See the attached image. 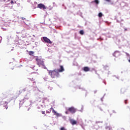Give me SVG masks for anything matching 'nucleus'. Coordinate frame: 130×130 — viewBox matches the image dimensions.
Here are the masks:
<instances>
[{
    "mask_svg": "<svg viewBox=\"0 0 130 130\" xmlns=\"http://www.w3.org/2000/svg\"><path fill=\"white\" fill-rule=\"evenodd\" d=\"M63 71H64L63 67L62 66H60V69L57 70L55 69L53 71H49V75L51 76L52 79H55V78H57V77H58V73H62Z\"/></svg>",
    "mask_w": 130,
    "mask_h": 130,
    "instance_id": "nucleus-1",
    "label": "nucleus"
},
{
    "mask_svg": "<svg viewBox=\"0 0 130 130\" xmlns=\"http://www.w3.org/2000/svg\"><path fill=\"white\" fill-rule=\"evenodd\" d=\"M36 61L37 64H38V66H39V67H42L43 69H46V67L44 64V61H42L41 59H40L39 58H37Z\"/></svg>",
    "mask_w": 130,
    "mask_h": 130,
    "instance_id": "nucleus-2",
    "label": "nucleus"
},
{
    "mask_svg": "<svg viewBox=\"0 0 130 130\" xmlns=\"http://www.w3.org/2000/svg\"><path fill=\"white\" fill-rule=\"evenodd\" d=\"M43 39L44 42H45L46 43H48L49 44H52V42L51 41H50V40L46 37H43Z\"/></svg>",
    "mask_w": 130,
    "mask_h": 130,
    "instance_id": "nucleus-3",
    "label": "nucleus"
},
{
    "mask_svg": "<svg viewBox=\"0 0 130 130\" xmlns=\"http://www.w3.org/2000/svg\"><path fill=\"white\" fill-rule=\"evenodd\" d=\"M68 111L71 112V113H72V114H74V113H76V112L77 111V109L74 108V107H72L68 109Z\"/></svg>",
    "mask_w": 130,
    "mask_h": 130,
    "instance_id": "nucleus-4",
    "label": "nucleus"
},
{
    "mask_svg": "<svg viewBox=\"0 0 130 130\" xmlns=\"http://www.w3.org/2000/svg\"><path fill=\"white\" fill-rule=\"evenodd\" d=\"M38 8H39V9H41L43 10H46V7L44 4H38Z\"/></svg>",
    "mask_w": 130,
    "mask_h": 130,
    "instance_id": "nucleus-5",
    "label": "nucleus"
},
{
    "mask_svg": "<svg viewBox=\"0 0 130 130\" xmlns=\"http://www.w3.org/2000/svg\"><path fill=\"white\" fill-rule=\"evenodd\" d=\"M113 55L115 57H118L120 55V52L116 51L113 53Z\"/></svg>",
    "mask_w": 130,
    "mask_h": 130,
    "instance_id": "nucleus-6",
    "label": "nucleus"
},
{
    "mask_svg": "<svg viewBox=\"0 0 130 130\" xmlns=\"http://www.w3.org/2000/svg\"><path fill=\"white\" fill-rule=\"evenodd\" d=\"M50 110H52V113H53L54 115H56V116H58L59 114L57 113L56 112V111H55V110H54V109H53V108L51 107V108L50 109Z\"/></svg>",
    "mask_w": 130,
    "mask_h": 130,
    "instance_id": "nucleus-7",
    "label": "nucleus"
},
{
    "mask_svg": "<svg viewBox=\"0 0 130 130\" xmlns=\"http://www.w3.org/2000/svg\"><path fill=\"white\" fill-rule=\"evenodd\" d=\"M70 123H71V124H72V125H75V124H77V122L76 120H75L73 119H71L70 120Z\"/></svg>",
    "mask_w": 130,
    "mask_h": 130,
    "instance_id": "nucleus-8",
    "label": "nucleus"
},
{
    "mask_svg": "<svg viewBox=\"0 0 130 130\" xmlns=\"http://www.w3.org/2000/svg\"><path fill=\"white\" fill-rule=\"evenodd\" d=\"M83 71L84 72H90V68L88 67H85L82 68Z\"/></svg>",
    "mask_w": 130,
    "mask_h": 130,
    "instance_id": "nucleus-9",
    "label": "nucleus"
},
{
    "mask_svg": "<svg viewBox=\"0 0 130 130\" xmlns=\"http://www.w3.org/2000/svg\"><path fill=\"white\" fill-rule=\"evenodd\" d=\"M93 3H95L96 5H98V4H99V1L94 0V1L91 2V4H93Z\"/></svg>",
    "mask_w": 130,
    "mask_h": 130,
    "instance_id": "nucleus-10",
    "label": "nucleus"
},
{
    "mask_svg": "<svg viewBox=\"0 0 130 130\" xmlns=\"http://www.w3.org/2000/svg\"><path fill=\"white\" fill-rule=\"evenodd\" d=\"M79 33L81 35H84V30H81L80 31H79Z\"/></svg>",
    "mask_w": 130,
    "mask_h": 130,
    "instance_id": "nucleus-11",
    "label": "nucleus"
},
{
    "mask_svg": "<svg viewBox=\"0 0 130 130\" xmlns=\"http://www.w3.org/2000/svg\"><path fill=\"white\" fill-rule=\"evenodd\" d=\"M102 16H103V14H102V13L100 12L99 13V18H101V17H102Z\"/></svg>",
    "mask_w": 130,
    "mask_h": 130,
    "instance_id": "nucleus-12",
    "label": "nucleus"
},
{
    "mask_svg": "<svg viewBox=\"0 0 130 130\" xmlns=\"http://www.w3.org/2000/svg\"><path fill=\"white\" fill-rule=\"evenodd\" d=\"M33 53H34V52L33 51H30L29 52V55H32V54H33Z\"/></svg>",
    "mask_w": 130,
    "mask_h": 130,
    "instance_id": "nucleus-13",
    "label": "nucleus"
},
{
    "mask_svg": "<svg viewBox=\"0 0 130 130\" xmlns=\"http://www.w3.org/2000/svg\"><path fill=\"white\" fill-rule=\"evenodd\" d=\"M60 130H65L64 127H61Z\"/></svg>",
    "mask_w": 130,
    "mask_h": 130,
    "instance_id": "nucleus-14",
    "label": "nucleus"
},
{
    "mask_svg": "<svg viewBox=\"0 0 130 130\" xmlns=\"http://www.w3.org/2000/svg\"><path fill=\"white\" fill-rule=\"evenodd\" d=\"M127 111H130V108H129V107H128L127 108Z\"/></svg>",
    "mask_w": 130,
    "mask_h": 130,
    "instance_id": "nucleus-15",
    "label": "nucleus"
},
{
    "mask_svg": "<svg viewBox=\"0 0 130 130\" xmlns=\"http://www.w3.org/2000/svg\"><path fill=\"white\" fill-rule=\"evenodd\" d=\"M10 3L11 4V5H13V4H14V1H11Z\"/></svg>",
    "mask_w": 130,
    "mask_h": 130,
    "instance_id": "nucleus-16",
    "label": "nucleus"
},
{
    "mask_svg": "<svg viewBox=\"0 0 130 130\" xmlns=\"http://www.w3.org/2000/svg\"><path fill=\"white\" fill-rule=\"evenodd\" d=\"M42 114H45V111H42Z\"/></svg>",
    "mask_w": 130,
    "mask_h": 130,
    "instance_id": "nucleus-17",
    "label": "nucleus"
},
{
    "mask_svg": "<svg viewBox=\"0 0 130 130\" xmlns=\"http://www.w3.org/2000/svg\"><path fill=\"white\" fill-rule=\"evenodd\" d=\"M21 19L22 20H26V18L25 17H22Z\"/></svg>",
    "mask_w": 130,
    "mask_h": 130,
    "instance_id": "nucleus-18",
    "label": "nucleus"
},
{
    "mask_svg": "<svg viewBox=\"0 0 130 130\" xmlns=\"http://www.w3.org/2000/svg\"><path fill=\"white\" fill-rule=\"evenodd\" d=\"M46 113H50V111H46Z\"/></svg>",
    "mask_w": 130,
    "mask_h": 130,
    "instance_id": "nucleus-19",
    "label": "nucleus"
},
{
    "mask_svg": "<svg viewBox=\"0 0 130 130\" xmlns=\"http://www.w3.org/2000/svg\"><path fill=\"white\" fill-rule=\"evenodd\" d=\"M125 54H126V55L127 56H129V54L127 53H125Z\"/></svg>",
    "mask_w": 130,
    "mask_h": 130,
    "instance_id": "nucleus-20",
    "label": "nucleus"
},
{
    "mask_svg": "<svg viewBox=\"0 0 130 130\" xmlns=\"http://www.w3.org/2000/svg\"><path fill=\"white\" fill-rule=\"evenodd\" d=\"M124 102H125V104H127V100H125Z\"/></svg>",
    "mask_w": 130,
    "mask_h": 130,
    "instance_id": "nucleus-21",
    "label": "nucleus"
},
{
    "mask_svg": "<svg viewBox=\"0 0 130 130\" xmlns=\"http://www.w3.org/2000/svg\"><path fill=\"white\" fill-rule=\"evenodd\" d=\"M124 31H127V28H124Z\"/></svg>",
    "mask_w": 130,
    "mask_h": 130,
    "instance_id": "nucleus-22",
    "label": "nucleus"
},
{
    "mask_svg": "<svg viewBox=\"0 0 130 130\" xmlns=\"http://www.w3.org/2000/svg\"><path fill=\"white\" fill-rule=\"evenodd\" d=\"M66 114H69V112H68V111H67V112H66Z\"/></svg>",
    "mask_w": 130,
    "mask_h": 130,
    "instance_id": "nucleus-23",
    "label": "nucleus"
},
{
    "mask_svg": "<svg viewBox=\"0 0 130 130\" xmlns=\"http://www.w3.org/2000/svg\"><path fill=\"white\" fill-rule=\"evenodd\" d=\"M107 128H109V127H107Z\"/></svg>",
    "mask_w": 130,
    "mask_h": 130,
    "instance_id": "nucleus-24",
    "label": "nucleus"
},
{
    "mask_svg": "<svg viewBox=\"0 0 130 130\" xmlns=\"http://www.w3.org/2000/svg\"><path fill=\"white\" fill-rule=\"evenodd\" d=\"M34 83H35V84H36V81H35V82H34Z\"/></svg>",
    "mask_w": 130,
    "mask_h": 130,
    "instance_id": "nucleus-25",
    "label": "nucleus"
}]
</instances>
